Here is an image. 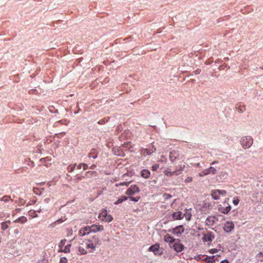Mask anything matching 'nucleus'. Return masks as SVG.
Returning a JSON list of instances; mask_svg holds the SVG:
<instances>
[{
  "label": "nucleus",
  "mask_w": 263,
  "mask_h": 263,
  "mask_svg": "<svg viewBox=\"0 0 263 263\" xmlns=\"http://www.w3.org/2000/svg\"><path fill=\"white\" fill-rule=\"evenodd\" d=\"M240 144L244 148L250 147L253 144V139L251 136H245L241 138Z\"/></svg>",
  "instance_id": "f257e3e1"
},
{
  "label": "nucleus",
  "mask_w": 263,
  "mask_h": 263,
  "mask_svg": "<svg viewBox=\"0 0 263 263\" xmlns=\"http://www.w3.org/2000/svg\"><path fill=\"white\" fill-rule=\"evenodd\" d=\"M231 209V205L226 202H224L222 205L220 204L218 205V211L224 214H228Z\"/></svg>",
  "instance_id": "f03ea898"
},
{
  "label": "nucleus",
  "mask_w": 263,
  "mask_h": 263,
  "mask_svg": "<svg viewBox=\"0 0 263 263\" xmlns=\"http://www.w3.org/2000/svg\"><path fill=\"white\" fill-rule=\"evenodd\" d=\"M140 191V189L137 185H131L130 187L127 190L125 194L129 196H131L135 195L136 193H139Z\"/></svg>",
  "instance_id": "7ed1b4c3"
},
{
  "label": "nucleus",
  "mask_w": 263,
  "mask_h": 263,
  "mask_svg": "<svg viewBox=\"0 0 263 263\" xmlns=\"http://www.w3.org/2000/svg\"><path fill=\"white\" fill-rule=\"evenodd\" d=\"M171 247H173L177 252H181L184 248V246L180 242V240L178 239L175 241L172 246H171Z\"/></svg>",
  "instance_id": "20e7f679"
},
{
  "label": "nucleus",
  "mask_w": 263,
  "mask_h": 263,
  "mask_svg": "<svg viewBox=\"0 0 263 263\" xmlns=\"http://www.w3.org/2000/svg\"><path fill=\"white\" fill-rule=\"evenodd\" d=\"M215 238V235L212 232H208L206 234H204L202 237V240L204 242L209 241L211 242Z\"/></svg>",
  "instance_id": "39448f33"
},
{
  "label": "nucleus",
  "mask_w": 263,
  "mask_h": 263,
  "mask_svg": "<svg viewBox=\"0 0 263 263\" xmlns=\"http://www.w3.org/2000/svg\"><path fill=\"white\" fill-rule=\"evenodd\" d=\"M180 154L178 151L173 150L170 153L169 157L171 162H174L179 159Z\"/></svg>",
  "instance_id": "423d86ee"
},
{
  "label": "nucleus",
  "mask_w": 263,
  "mask_h": 263,
  "mask_svg": "<svg viewBox=\"0 0 263 263\" xmlns=\"http://www.w3.org/2000/svg\"><path fill=\"white\" fill-rule=\"evenodd\" d=\"M234 228V224L232 222L227 221L224 226L223 229L227 233L231 232Z\"/></svg>",
  "instance_id": "0eeeda50"
},
{
  "label": "nucleus",
  "mask_w": 263,
  "mask_h": 263,
  "mask_svg": "<svg viewBox=\"0 0 263 263\" xmlns=\"http://www.w3.org/2000/svg\"><path fill=\"white\" fill-rule=\"evenodd\" d=\"M184 229L182 225H180L176 227L175 228L173 229L172 230L169 231L170 232H172L173 234L176 235L180 234L184 232Z\"/></svg>",
  "instance_id": "6e6552de"
},
{
  "label": "nucleus",
  "mask_w": 263,
  "mask_h": 263,
  "mask_svg": "<svg viewBox=\"0 0 263 263\" xmlns=\"http://www.w3.org/2000/svg\"><path fill=\"white\" fill-rule=\"evenodd\" d=\"M89 231L90 232H97L103 230V227L101 225L92 224L89 227Z\"/></svg>",
  "instance_id": "1a4fd4ad"
},
{
  "label": "nucleus",
  "mask_w": 263,
  "mask_h": 263,
  "mask_svg": "<svg viewBox=\"0 0 263 263\" xmlns=\"http://www.w3.org/2000/svg\"><path fill=\"white\" fill-rule=\"evenodd\" d=\"M156 151V148L154 146H152V148L149 147V148H145L142 149V153L143 155H151L153 153Z\"/></svg>",
  "instance_id": "9d476101"
},
{
  "label": "nucleus",
  "mask_w": 263,
  "mask_h": 263,
  "mask_svg": "<svg viewBox=\"0 0 263 263\" xmlns=\"http://www.w3.org/2000/svg\"><path fill=\"white\" fill-rule=\"evenodd\" d=\"M215 216H209L205 220V224L209 226H213L215 223Z\"/></svg>",
  "instance_id": "9b49d317"
},
{
  "label": "nucleus",
  "mask_w": 263,
  "mask_h": 263,
  "mask_svg": "<svg viewBox=\"0 0 263 263\" xmlns=\"http://www.w3.org/2000/svg\"><path fill=\"white\" fill-rule=\"evenodd\" d=\"M164 239L166 242L170 243V246H172V245L177 240L168 234H166L164 236Z\"/></svg>",
  "instance_id": "f8f14e48"
},
{
  "label": "nucleus",
  "mask_w": 263,
  "mask_h": 263,
  "mask_svg": "<svg viewBox=\"0 0 263 263\" xmlns=\"http://www.w3.org/2000/svg\"><path fill=\"white\" fill-rule=\"evenodd\" d=\"M98 152L95 148H92L91 151L88 154V157L89 158H92L95 159L98 158Z\"/></svg>",
  "instance_id": "ddd939ff"
},
{
  "label": "nucleus",
  "mask_w": 263,
  "mask_h": 263,
  "mask_svg": "<svg viewBox=\"0 0 263 263\" xmlns=\"http://www.w3.org/2000/svg\"><path fill=\"white\" fill-rule=\"evenodd\" d=\"M89 227H85L82 228L79 232V234L81 236H84L86 234H89Z\"/></svg>",
  "instance_id": "4468645a"
},
{
  "label": "nucleus",
  "mask_w": 263,
  "mask_h": 263,
  "mask_svg": "<svg viewBox=\"0 0 263 263\" xmlns=\"http://www.w3.org/2000/svg\"><path fill=\"white\" fill-rule=\"evenodd\" d=\"M151 175V172L149 170L146 169L143 170L141 172V176L142 177L147 179Z\"/></svg>",
  "instance_id": "2eb2a0df"
},
{
  "label": "nucleus",
  "mask_w": 263,
  "mask_h": 263,
  "mask_svg": "<svg viewBox=\"0 0 263 263\" xmlns=\"http://www.w3.org/2000/svg\"><path fill=\"white\" fill-rule=\"evenodd\" d=\"M172 217L175 220H180L182 219L183 217L182 215V212L180 211L174 213L172 215Z\"/></svg>",
  "instance_id": "dca6fc26"
},
{
  "label": "nucleus",
  "mask_w": 263,
  "mask_h": 263,
  "mask_svg": "<svg viewBox=\"0 0 263 263\" xmlns=\"http://www.w3.org/2000/svg\"><path fill=\"white\" fill-rule=\"evenodd\" d=\"M191 210H192L191 209H185V212L183 216L185 217V218L187 221L190 220L191 218L192 217V214L191 212Z\"/></svg>",
  "instance_id": "f3484780"
},
{
  "label": "nucleus",
  "mask_w": 263,
  "mask_h": 263,
  "mask_svg": "<svg viewBox=\"0 0 263 263\" xmlns=\"http://www.w3.org/2000/svg\"><path fill=\"white\" fill-rule=\"evenodd\" d=\"M204 170H205V171L206 172L205 173H206L207 175L209 174L214 175V174H216V173L217 172L216 169L212 166H211L209 168L205 169Z\"/></svg>",
  "instance_id": "a211bd4d"
},
{
  "label": "nucleus",
  "mask_w": 263,
  "mask_h": 263,
  "mask_svg": "<svg viewBox=\"0 0 263 263\" xmlns=\"http://www.w3.org/2000/svg\"><path fill=\"white\" fill-rule=\"evenodd\" d=\"M107 215V210H103L102 211L101 213L99 215L98 218L101 220H105V219L106 218Z\"/></svg>",
  "instance_id": "6ab92c4d"
},
{
  "label": "nucleus",
  "mask_w": 263,
  "mask_h": 263,
  "mask_svg": "<svg viewBox=\"0 0 263 263\" xmlns=\"http://www.w3.org/2000/svg\"><path fill=\"white\" fill-rule=\"evenodd\" d=\"M27 219L25 216H21L16 219H15L13 222L15 223H24L27 221Z\"/></svg>",
  "instance_id": "aec40b11"
},
{
  "label": "nucleus",
  "mask_w": 263,
  "mask_h": 263,
  "mask_svg": "<svg viewBox=\"0 0 263 263\" xmlns=\"http://www.w3.org/2000/svg\"><path fill=\"white\" fill-rule=\"evenodd\" d=\"M159 248V245H155L151 246L149 249L148 250L149 251L154 252L155 254H156V252L158 251V249Z\"/></svg>",
  "instance_id": "412c9836"
},
{
  "label": "nucleus",
  "mask_w": 263,
  "mask_h": 263,
  "mask_svg": "<svg viewBox=\"0 0 263 263\" xmlns=\"http://www.w3.org/2000/svg\"><path fill=\"white\" fill-rule=\"evenodd\" d=\"M100 241V239L98 236L95 235L92 236L91 239H89V242H92L93 243H95L96 245H97Z\"/></svg>",
  "instance_id": "4be33fe9"
},
{
  "label": "nucleus",
  "mask_w": 263,
  "mask_h": 263,
  "mask_svg": "<svg viewBox=\"0 0 263 263\" xmlns=\"http://www.w3.org/2000/svg\"><path fill=\"white\" fill-rule=\"evenodd\" d=\"M211 196H212V198L215 200H218L219 199V195L218 194L217 190L212 191Z\"/></svg>",
  "instance_id": "5701e85b"
},
{
  "label": "nucleus",
  "mask_w": 263,
  "mask_h": 263,
  "mask_svg": "<svg viewBox=\"0 0 263 263\" xmlns=\"http://www.w3.org/2000/svg\"><path fill=\"white\" fill-rule=\"evenodd\" d=\"M128 199V197L125 196H122L119 198L118 200L115 202V204H119L124 201H126Z\"/></svg>",
  "instance_id": "b1692460"
},
{
  "label": "nucleus",
  "mask_w": 263,
  "mask_h": 263,
  "mask_svg": "<svg viewBox=\"0 0 263 263\" xmlns=\"http://www.w3.org/2000/svg\"><path fill=\"white\" fill-rule=\"evenodd\" d=\"M215 258V256H208L203 259V261L206 262L208 263H213L215 262V260H214V258Z\"/></svg>",
  "instance_id": "393cba45"
},
{
  "label": "nucleus",
  "mask_w": 263,
  "mask_h": 263,
  "mask_svg": "<svg viewBox=\"0 0 263 263\" xmlns=\"http://www.w3.org/2000/svg\"><path fill=\"white\" fill-rule=\"evenodd\" d=\"M76 165H77V163H74L73 164H70V165H68L67 167V171L70 173L72 172L76 168Z\"/></svg>",
  "instance_id": "a878e982"
},
{
  "label": "nucleus",
  "mask_w": 263,
  "mask_h": 263,
  "mask_svg": "<svg viewBox=\"0 0 263 263\" xmlns=\"http://www.w3.org/2000/svg\"><path fill=\"white\" fill-rule=\"evenodd\" d=\"M71 246V244H68L67 245H66L65 247V248L63 250H62V249L60 250V251L61 252H63L64 253H69L70 252V247Z\"/></svg>",
  "instance_id": "bb28decb"
},
{
  "label": "nucleus",
  "mask_w": 263,
  "mask_h": 263,
  "mask_svg": "<svg viewBox=\"0 0 263 263\" xmlns=\"http://www.w3.org/2000/svg\"><path fill=\"white\" fill-rule=\"evenodd\" d=\"M10 200V197L9 196H4L3 197L0 198V201H4L5 202H7Z\"/></svg>",
  "instance_id": "cd10ccee"
},
{
  "label": "nucleus",
  "mask_w": 263,
  "mask_h": 263,
  "mask_svg": "<svg viewBox=\"0 0 263 263\" xmlns=\"http://www.w3.org/2000/svg\"><path fill=\"white\" fill-rule=\"evenodd\" d=\"M164 175L167 177H172L173 176V172L171 171L168 169L165 170L164 172Z\"/></svg>",
  "instance_id": "c85d7f7f"
},
{
  "label": "nucleus",
  "mask_w": 263,
  "mask_h": 263,
  "mask_svg": "<svg viewBox=\"0 0 263 263\" xmlns=\"http://www.w3.org/2000/svg\"><path fill=\"white\" fill-rule=\"evenodd\" d=\"M256 257L261 262H263V252H260L256 255Z\"/></svg>",
  "instance_id": "c756f323"
},
{
  "label": "nucleus",
  "mask_w": 263,
  "mask_h": 263,
  "mask_svg": "<svg viewBox=\"0 0 263 263\" xmlns=\"http://www.w3.org/2000/svg\"><path fill=\"white\" fill-rule=\"evenodd\" d=\"M9 228V225L7 224L5 222H3L1 223V229L3 230H6Z\"/></svg>",
  "instance_id": "7c9ffc66"
},
{
  "label": "nucleus",
  "mask_w": 263,
  "mask_h": 263,
  "mask_svg": "<svg viewBox=\"0 0 263 263\" xmlns=\"http://www.w3.org/2000/svg\"><path fill=\"white\" fill-rule=\"evenodd\" d=\"M217 191L218 192V194H219V196H224L227 194L226 191L223 190H217Z\"/></svg>",
  "instance_id": "2f4dec72"
},
{
  "label": "nucleus",
  "mask_w": 263,
  "mask_h": 263,
  "mask_svg": "<svg viewBox=\"0 0 263 263\" xmlns=\"http://www.w3.org/2000/svg\"><path fill=\"white\" fill-rule=\"evenodd\" d=\"M132 181H123L122 182L119 183V184H117V186H120V185H125L126 186H128L129 184Z\"/></svg>",
  "instance_id": "473e14b6"
},
{
  "label": "nucleus",
  "mask_w": 263,
  "mask_h": 263,
  "mask_svg": "<svg viewBox=\"0 0 263 263\" xmlns=\"http://www.w3.org/2000/svg\"><path fill=\"white\" fill-rule=\"evenodd\" d=\"M96 245L93 243L92 242H89V243H87V247L88 248H91L92 249H95L96 248Z\"/></svg>",
  "instance_id": "72a5a7b5"
},
{
  "label": "nucleus",
  "mask_w": 263,
  "mask_h": 263,
  "mask_svg": "<svg viewBox=\"0 0 263 263\" xmlns=\"http://www.w3.org/2000/svg\"><path fill=\"white\" fill-rule=\"evenodd\" d=\"M66 242V239H64L61 240L60 245H59V247L60 248L61 250L64 246Z\"/></svg>",
  "instance_id": "f704fd0d"
},
{
  "label": "nucleus",
  "mask_w": 263,
  "mask_h": 263,
  "mask_svg": "<svg viewBox=\"0 0 263 263\" xmlns=\"http://www.w3.org/2000/svg\"><path fill=\"white\" fill-rule=\"evenodd\" d=\"M97 173L95 171H87L85 173V176L87 177H89V176H92V174H96Z\"/></svg>",
  "instance_id": "c9c22d12"
},
{
  "label": "nucleus",
  "mask_w": 263,
  "mask_h": 263,
  "mask_svg": "<svg viewBox=\"0 0 263 263\" xmlns=\"http://www.w3.org/2000/svg\"><path fill=\"white\" fill-rule=\"evenodd\" d=\"M163 197L165 200H168V199L172 198V196L170 194L164 193L163 194Z\"/></svg>",
  "instance_id": "e433bc0d"
},
{
  "label": "nucleus",
  "mask_w": 263,
  "mask_h": 263,
  "mask_svg": "<svg viewBox=\"0 0 263 263\" xmlns=\"http://www.w3.org/2000/svg\"><path fill=\"white\" fill-rule=\"evenodd\" d=\"M159 166L160 165L159 164H155L152 166V170L153 171H156Z\"/></svg>",
  "instance_id": "4c0bfd02"
},
{
  "label": "nucleus",
  "mask_w": 263,
  "mask_h": 263,
  "mask_svg": "<svg viewBox=\"0 0 263 263\" xmlns=\"http://www.w3.org/2000/svg\"><path fill=\"white\" fill-rule=\"evenodd\" d=\"M79 252L81 254H86L87 253L86 250L82 247L79 248Z\"/></svg>",
  "instance_id": "58836bf2"
},
{
  "label": "nucleus",
  "mask_w": 263,
  "mask_h": 263,
  "mask_svg": "<svg viewBox=\"0 0 263 263\" xmlns=\"http://www.w3.org/2000/svg\"><path fill=\"white\" fill-rule=\"evenodd\" d=\"M108 119H109V118H108L107 119H106V118L102 119H101V120H100V121H98V123L100 124H104L106 122L108 121Z\"/></svg>",
  "instance_id": "ea45409f"
},
{
  "label": "nucleus",
  "mask_w": 263,
  "mask_h": 263,
  "mask_svg": "<svg viewBox=\"0 0 263 263\" xmlns=\"http://www.w3.org/2000/svg\"><path fill=\"white\" fill-rule=\"evenodd\" d=\"M237 108L238 111L240 113L243 112L245 110V106H241L240 105V106H239V107H238Z\"/></svg>",
  "instance_id": "a19ab883"
},
{
  "label": "nucleus",
  "mask_w": 263,
  "mask_h": 263,
  "mask_svg": "<svg viewBox=\"0 0 263 263\" xmlns=\"http://www.w3.org/2000/svg\"><path fill=\"white\" fill-rule=\"evenodd\" d=\"M128 198L130 199V200L131 201H134V202H137L139 199H140V197H132V196H129L128 197Z\"/></svg>",
  "instance_id": "79ce46f5"
},
{
  "label": "nucleus",
  "mask_w": 263,
  "mask_h": 263,
  "mask_svg": "<svg viewBox=\"0 0 263 263\" xmlns=\"http://www.w3.org/2000/svg\"><path fill=\"white\" fill-rule=\"evenodd\" d=\"M112 220V217L110 215H107L106 218L105 219V220L108 222H110Z\"/></svg>",
  "instance_id": "37998d69"
},
{
  "label": "nucleus",
  "mask_w": 263,
  "mask_h": 263,
  "mask_svg": "<svg viewBox=\"0 0 263 263\" xmlns=\"http://www.w3.org/2000/svg\"><path fill=\"white\" fill-rule=\"evenodd\" d=\"M185 168V165H178V166L176 167V169H178L181 173H182V172L184 170Z\"/></svg>",
  "instance_id": "c03bdc74"
},
{
  "label": "nucleus",
  "mask_w": 263,
  "mask_h": 263,
  "mask_svg": "<svg viewBox=\"0 0 263 263\" xmlns=\"http://www.w3.org/2000/svg\"><path fill=\"white\" fill-rule=\"evenodd\" d=\"M85 176H79L78 174L75 176V180L77 182L80 181L82 180L83 178H84Z\"/></svg>",
  "instance_id": "a18cd8bd"
},
{
  "label": "nucleus",
  "mask_w": 263,
  "mask_h": 263,
  "mask_svg": "<svg viewBox=\"0 0 263 263\" xmlns=\"http://www.w3.org/2000/svg\"><path fill=\"white\" fill-rule=\"evenodd\" d=\"M181 174V173L178 169H176L175 171H173V175L178 176Z\"/></svg>",
  "instance_id": "49530a36"
},
{
  "label": "nucleus",
  "mask_w": 263,
  "mask_h": 263,
  "mask_svg": "<svg viewBox=\"0 0 263 263\" xmlns=\"http://www.w3.org/2000/svg\"><path fill=\"white\" fill-rule=\"evenodd\" d=\"M193 180V178L191 177H187L184 180V182L185 183H189V182H192Z\"/></svg>",
  "instance_id": "de8ad7c7"
},
{
  "label": "nucleus",
  "mask_w": 263,
  "mask_h": 263,
  "mask_svg": "<svg viewBox=\"0 0 263 263\" xmlns=\"http://www.w3.org/2000/svg\"><path fill=\"white\" fill-rule=\"evenodd\" d=\"M219 251L217 249H212L209 250V252L211 254H214L218 252Z\"/></svg>",
  "instance_id": "09e8293b"
},
{
  "label": "nucleus",
  "mask_w": 263,
  "mask_h": 263,
  "mask_svg": "<svg viewBox=\"0 0 263 263\" xmlns=\"http://www.w3.org/2000/svg\"><path fill=\"white\" fill-rule=\"evenodd\" d=\"M60 263H67V259L66 257H62L60 259Z\"/></svg>",
  "instance_id": "8fccbe9b"
},
{
  "label": "nucleus",
  "mask_w": 263,
  "mask_h": 263,
  "mask_svg": "<svg viewBox=\"0 0 263 263\" xmlns=\"http://www.w3.org/2000/svg\"><path fill=\"white\" fill-rule=\"evenodd\" d=\"M82 167L84 170H87L88 168V165L85 163H82Z\"/></svg>",
  "instance_id": "3c124183"
},
{
  "label": "nucleus",
  "mask_w": 263,
  "mask_h": 263,
  "mask_svg": "<svg viewBox=\"0 0 263 263\" xmlns=\"http://www.w3.org/2000/svg\"><path fill=\"white\" fill-rule=\"evenodd\" d=\"M65 220V219H63V218H60V219H58L57 220H56L55 222L57 223V224H59L62 223L63 222H64Z\"/></svg>",
  "instance_id": "603ef678"
},
{
  "label": "nucleus",
  "mask_w": 263,
  "mask_h": 263,
  "mask_svg": "<svg viewBox=\"0 0 263 263\" xmlns=\"http://www.w3.org/2000/svg\"><path fill=\"white\" fill-rule=\"evenodd\" d=\"M205 173L206 172H205V170H203L202 172H200L199 174V176H200V177H203L204 176H206V175H207V174Z\"/></svg>",
  "instance_id": "864d4df0"
},
{
  "label": "nucleus",
  "mask_w": 263,
  "mask_h": 263,
  "mask_svg": "<svg viewBox=\"0 0 263 263\" xmlns=\"http://www.w3.org/2000/svg\"><path fill=\"white\" fill-rule=\"evenodd\" d=\"M239 200L238 199H235L233 200V203L234 205H237L239 203Z\"/></svg>",
  "instance_id": "5fc2aeb1"
},
{
  "label": "nucleus",
  "mask_w": 263,
  "mask_h": 263,
  "mask_svg": "<svg viewBox=\"0 0 263 263\" xmlns=\"http://www.w3.org/2000/svg\"><path fill=\"white\" fill-rule=\"evenodd\" d=\"M51 199L50 198H46L44 200V202L45 203H48L50 202Z\"/></svg>",
  "instance_id": "6e6d98bb"
},
{
  "label": "nucleus",
  "mask_w": 263,
  "mask_h": 263,
  "mask_svg": "<svg viewBox=\"0 0 263 263\" xmlns=\"http://www.w3.org/2000/svg\"><path fill=\"white\" fill-rule=\"evenodd\" d=\"M57 225V223H56L55 221L51 223V224H49V227H51V228H54Z\"/></svg>",
  "instance_id": "4d7b16f0"
},
{
  "label": "nucleus",
  "mask_w": 263,
  "mask_h": 263,
  "mask_svg": "<svg viewBox=\"0 0 263 263\" xmlns=\"http://www.w3.org/2000/svg\"><path fill=\"white\" fill-rule=\"evenodd\" d=\"M82 163H79L78 165L77 164L76 167H77V169H78V170L81 169L82 167Z\"/></svg>",
  "instance_id": "13d9d810"
},
{
  "label": "nucleus",
  "mask_w": 263,
  "mask_h": 263,
  "mask_svg": "<svg viewBox=\"0 0 263 263\" xmlns=\"http://www.w3.org/2000/svg\"><path fill=\"white\" fill-rule=\"evenodd\" d=\"M64 134L63 133H60V134H57L56 135V136L58 138H61V137L62 136H63V135H64Z\"/></svg>",
  "instance_id": "bf43d9fd"
},
{
  "label": "nucleus",
  "mask_w": 263,
  "mask_h": 263,
  "mask_svg": "<svg viewBox=\"0 0 263 263\" xmlns=\"http://www.w3.org/2000/svg\"><path fill=\"white\" fill-rule=\"evenodd\" d=\"M14 233L15 234V235H18L19 233H20V231L18 229H16L14 230Z\"/></svg>",
  "instance_id": "052dcab7"
},
{
  "label": "nucleus",
  "mask_w": 263,
  "mask_h": 263,
  "mask_svg": "<svg viewBox=\"0 0 263 263\" xmlns=\"http://www.w3.org/2000/svg\"><path fill=\"white\" fill-rule=\"evenodd\" d=\"M97 167V165L96 164H92L89 167V168L91 170H94Z\"/></svg>",
  "instance_id": "680f3d73"
},
{
  "label": "nucleus",
  "mask_w": 263,
  "mask_h": 263,
  "mask_svg": "<svg viewBox=\"0 0 263 263\" xmlns=\"http://www.w3.org/2000/svg\"><path fill=\"white\" fill-rule=\"evenodd\" d=\"M33 191H34V193H35V194H39V193H38V192H39V189H35V188H34V189H33Z\"/></svg>",
  "instance_id": "e2e57ef3"
},
{
  "label": "nucleus",
  "mask_w": 263,
  "mask_h": 263,
  "mask_svg": "<svg viewBox=\"0 0 263 263\" xmlns=\"http://www.w3.org/2000/svg\"><path fill=\"white\" fill-rule=\"evenodd\" d=\"M220 263H229V261L227 259H224L220 262Z\"/></svg>",
  "instance_id": "0e129e2a"
},
{
  "label": "nucleus",
  "mask_w": 263,
  "mask_h": 263,
  "mask_svg": "<svg viewBox=\"0 0 263 263\" xmlns=\"http://www.w3.org/2000/svg\"><path fill=\"white\" fill-rule=\"evenodd\" d=\"M200 72V70H199V69H197V70L195 71V73L196 74H199Z\"/></svg>",
  "instance_id": "69168bd1"
},
{
  "label": "nucleus",
  "mask_w": 263,
  "mask_h": 263,
  "mask_svg": "<svg viewBox=\"0 0 263 263\" xmlns=\"http://www.w3.org/2000/svg\"><path fill=\"white\" fill-rule=\"evenodd\" d=\"M195 166L198 167H201L200 163H197L195 164Z\"/></svg>",
  "instance_id": "338daca9"
},
{
  "label": "nucleus",
  "mask_w": 263,
  "mask_h": 263,
  "mask_svg": "<svg viewBox=\"0 0 263 263\" xmlns=\"http://www.w3.org/2000/svg\"><path fill=\"white\" fill-rule=\"evenodd\" d=\"M5 222H6L7 224H8V225H9V224H10L11 222L10 220H7V221H6Z\"/></svg>",
  "instance_id": "774afa93"
}]
</instances>
